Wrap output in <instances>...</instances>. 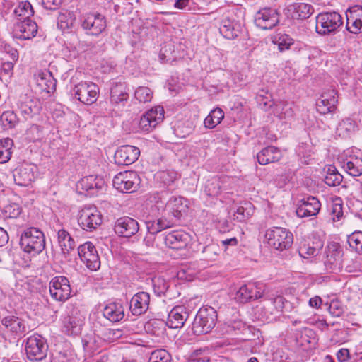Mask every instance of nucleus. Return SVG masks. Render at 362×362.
I'll list each match as a JSON object with an SVG mask.
<instances>
[{
    "label": "nucleus",
    "instance_id": "nucleus-1",
    "mask_svg": "<svg viewBox=\"0 0 362 362\" xmlns=\"http://www.w3.org/2000/svg\"><path fill=\"white\" fill-rule=\"evenodd\" d=\"M20 246L25 252L32 255L40 254L45 247L43 233L34 227L27 228L21 235Z\"/></svg>",
    "mask_w": 362,
    "mask_h": 362
},
{
    "label": "nucleus",
    "instance_id": "nucleus-2",
    "mask_svg": "<svg viewBox=\"0 0 362 362\" xmlns=\"http://www.w3.org/2000/svg\"><path fill=\"white\" fill-rule=\"evenodd\" d=\"M216 310L211 307L201 308L197 313L192 323V330L194 334H207L215 327L217 321Z\"/></svg>",
    "mask_w": 362,
    "mask_h": 362
},
{
    "label": "nucleus",
    "instance_id": "nucleus-3",
    "mask_svg": "<svg viewBox=\"0 0 362 362\" xmlns=\"http://www.w3.org/2000/svg\"><path fill=\"white\" fill-rule=\"evenodd\" d=\"M265 238L272 247L279 251L288 249L293 242L292 233L282 227H274L268 229L266 231Z\"/></svg>",
    "mask_w": 362,
    "mask_h": 362
},
{
    "label": "nucleus",
    "instance_id": "nucleus-4",
    "mask_svg": "<svg viewBox=\"0 0 362 362\" xmlns=\"http://www.w3.org/2000/svg\"><path fill=\"white\" fill-rule=\"evenodd\" d=\"M342 18L337 12H324L316 17V32L321 35L334 33L342 25Z\"/></svg>",
    "mask_w": 362,
    "mask_h": 362
},
{
    "label": "nucleus",
    "instance_id": "nucleus-5",
    "mask_svg": "<svg viewBox=\"0 0 362 362\" xmlns=\"http://www.w3.org/2000/svg\"><path fill=\"white\" fill-rule=\"evenodd\" d=\"M25 349L30 361H40L46 358L48 346L41 335L33 334L27 339Z\"/></svg>",
    "mask_w": 362,
    "mask_h": 362
},
{
    "label": "nucleus",
    "instance_id": "nucleus-6",
    "mask_svg": "<svg viewBox=\"0 0 362 362\" xmlns=\"http://www.w3.org/2000/svg\"><path fill=\"white\" fill-rule=\"evenodd\" d=\"M99 92L98 86L91 81H81L73 88L74 97L80 102L88 105L97 100Z\"/></svg>",
    "mask_w": 362,
    "mask_h": 362
},
{
    "label": "nucleus",
    "instance_id": "nucleus-7",
    "mask_svg": "<svg viewBox=\"0 0 362 362\" xmlns=\"http://www.w3.org/2000/svg\"><path fill=\"white\" fill-rule=\"evenodd\" d=\"M114 187L121 192H133L139 185V177L134 171H124L117 174L112 180Z\"/></svg>",
    "mask_w": 362,
    "mask_h": 362
},
{
    "label": "nucleus",
    "instance_id": "nucleus-8",
    "mask_svg": "<svg viewBox=\"0 0 362 362\" xmlns=\"http://www.w3.org/2000/svg\"><path fill=\"white\" fill-rule=\"evenodd\" d=\"M78 223L82 229L92 231L102 223V215L95 206L85 207L79 211Z\"/></svg>",
    "mask_w": 362,
    "mask_h": 362
},
{
    "label": "nucleus",
    "instance_id": "nucleus-9",
    "mask_svg": "<svg viewBox=\"0 0 362 362\" xmlns=\"http://www.w3.org/2000/svg\"><path fill=\"white\" fill-rule=\"evenodd\" d=\"M69 281L65 276H56L49 283V293L53 299L65 301L71 296Z\"/></svg>",
    "mask_w": 362,
    "mask_h": 362
},
{
    "label": "nucleus",
    "instance_id": "nucleus-10",
    "mask_svg": "<svg viewBox=\"0 0 362 362\" xmlns=\"http://www.w3.org/2000/svg\"><path fill=\"white\" fill-rule=\"evenodd\" d=\"M17 107L25 120L38 115L42 108L40 101L37 98L26 94L20 97Z\"/></svg>",
    "mask_w": 362,
    "mask_h": 362
},
{
    "label": "nucleus",
    "instance_id": "nucleus-11",
    "mask_svg": "<svg viewBox=\"0 0 362 362\" xmlns=\"http://www.w3.org/2000/svg\"><path fill=\"white\" fill-rule=\"evenodd\" d=\"M264 286L259 283H248L243 285L235 293V299L240 303H245L262 297Z\"/></svg>",
    "mask_w": 362,
    "mask_h": 362
},
{
    "label": "nucleus",
    "instance_id": "nucleus-12",
    "mask_svg": "<svg viewBox=\"0 0 362 362\" xmlns=\"http://www.w3.org/2000/svg\"><path fill=\"white\" fill-rule=\"evenodd\" d=\"M78 253L81 260L86 267L93 271H96L100 268V261L98 252L90 242H86L81 245L78 248Z\"/></svg>",
    "mask_w": 362,
    "mask_h": 362
},
{
    "label": "nucleus",
    "instance_id": "nucleus-13",
    "mask_svg": "<svg viewBox=\"0 0 362 362\" xmlns=\"http://www.w3.org/2000/svg\"><path fill=\"white\" fill-rule=\"evenodd\" d=\"M81 26L89 34L98 36L106 28V19L99 13H90L83 16Z\"/></svg>",
    "mask_w": 362,
    "mask_h": 362
},
{
    "label": "nucleus",
    "instance_id": "nucleus-14",
    "mask_svg": "<svg viewBox=\"0 0 362 362\" xmlns=\"http://www.w3.org/2000/svg\"><path fill=\"white\" fill-rule=\"evenodd\" d=\"M164 119L163 107L158 106L151 109L142 115L139 120V127L143 132H150Z\"/></svg>",
    "mask_w": 362,
    "mask_h": 362
},
{
    "label": "nucleus",
    "instance_id": "nucleus-15",
    "mask_svg": "<svg viewBox=\"0 0 362 362\" xmlns=\"http://www.w3.org/2000/svg\"><path fill=\"white\" fill-rule=\"evenodd\" d=\"M321 207L317 198L309 196L301 199L296 209V214L300 218H306L316 216Z\"/></svg>",
    "mask_w": 362,
    "mask_h": 362
},
{
    "label": "nucleus",
    "instance_id": "nucleus-16",
    "mask_svg": "<svg viewBox=\"0 0 362 362\" xmlns=\"http://www.w3.org/2000/svg\"><path fill=\"white\" fill-rule=\"evenodd\" d=\"M279 22L278 13L276 10L264 8L258 11L255 16V23L262 30L273 28Z\"/></svg>",
    "mask_w": 362,
    "mask_h": 362
},
{
    "label": "nucleus",
    "instance_id": "nucleus-17",
    "mask_svg": "<svg viewBox=\"0 0 362 362\" xmlns=\"http://www.w3.org/2000/svg\"><path fill=\"white\" fill-rule=\"evenodd\" d=\"M105 187V180L97 175H89L81 179L76 184L78 190L81 189L88 192L90 196L95 195Z\"/></svg>",
    "mask_w": 362,
    "mask_h": 362
},
{
    "label": "nucleus",
    "instance_id": "nucleus-18",
    "mask_svg": "<svg viewBox=\"0 0 362 362\" xmlns=\"http://www.w3.org/2000/svg\"><path fill=\"white\" fill-rule=\"evenodd\" d=\"M139 229L138 222L130 217L124 216L118 218L114 226L115 232L119 236L130 238Z\"/></svg>",
    "mask_w": 362,
    "mask_h": 362
},
{
    "label": "nucleus",
    "instance_id": "nucleus-19",
    "mask_svg": "<svg viewBox=\"0 0 362 362\" xmlns=\"http://www.w3.org/2000/svg\"><path fill=\"white\" fill-rule=\"evenodd\" d=\"M140 154L139 149L133 146L125 145L119 147L115 153V161L118 165H128L134 163Z\"/></svg>",
    "mask_w": 362,
    "mask_h": 362
},
{
    "label": "nucleus",
    "instance_id": "nucleus-20",
    "mask_svg": "<svg viewBox=\"0 0 362 362\" xmlns=\"http://www.w3.org/2000/svg\"><path fill=\"white\" fill-rule=\"evenodd\" d=\"M14 37L21 40H28L35 37L37 33V25L31 19L21 20L13 27Z\"/></svg>",
    "mask_w": 362,
    "mask_h": 362
},
{
    "label": "nucleus",
    "instance_id": "nucleus-21",
    "mask_svg": "<svg viewBox=\"0 0 362 362\" xmlns=\"http://www.w3.org/2000/svg\"><path fill=\"white\" fill-rule=\"evenodd\" d=\"M35 167L30 164H23L13 172L14 182L19 186H28L35 180Z\"/></svg>",
    "mask_w": 362,
    "mask_h": 362
},
{
    "label": "nucleus",
    "instance_id": "nucleus-22",
    "mask_svg": "<svg viewBox=\"0 0 362 362\" xmlns=\"http://www.w3.org/2000/svg\"><path fill=\"white\" fill-rule=\"evenodd\" d=\"M150 304V295L147 292H139L130 300L129 309L133 315L139 316L145 313Z\"/></svg>",
    "mask_w": 362,
    "mask_h": 362
},
{
    "label": "nucleus",
    "instance_id": "nucleus-23",
    "mask_svg": "<svg viewBox=\"0 0 362 362\" xmlns=\"http://www.w3.org/2000/svg\"><path fill=\"white\" fill-rule=\"evenodd\" d=\"M189 243V235L182 230H175L169 233L165 238V244L167 247L181 250L185 248Z\"/></svg>",
    "mask_w": 362,
    "mask_h": 362
},
{
    "label": "nucleus",
    "instance_id": "nucleus-24",
    "mask_svg": "<svg viewBox=\"0 0 362 362\" xmlns=\"http://www.w3.org/2000/svg\"><path fill=\"white\" fill-rule=\"evenodd\" d=\"M189 314L183 306H175L168 314L167 325L172 329H177L183 327L187 320Z\"/></svg>",
    "mask_w": 362,
    "mask_h": 362
},
{
    "label": "nucleus",
    "instance_id": "nucleus-25",
    "mask_svg": "<svg viewBox=\"0 0 362 362\" xmlns=\"http://www.w3.org/2000/svg\"><path fill=\"white\" fill-rule=\"evenodd\" d=\"M188 201L182 197H172L166 203L165 211L173 216V218L178 219L182 212L187 208Z\"/></svg>",
    "mask_w": 362,
    "mask_h": 362
},
{
    "label": "nucleus",
    "instance_id": "nucleus-26",
    "mask_svg": "<svg viewBox=\"0 0 362 362\" xmlns=\"http://www.w3.org/2000/svg\"><path fill=\"white\" fill-rule=\"evenodd\" d=\"M57 234V242L62 252L69 255L76 247V243L70 233L64 228L54 227Z\"/></svg>",
    "mask_w": 362,
    "mask_h": 362
},
{
    "label": "nucleus",
    "instance_id": "nucleus-27",
    "mask_svg": "<svg viewBox=\"0 0 362 362\" xmlns=\"http://www.w3.org/2000/svg\"><path fill=\"white\" fill-rule=\"evenodd\" d=\"M341 168L351 176L358 177L362 175V157L349 156L341 158Z\"/></svg>",
    "mask_w": 362,
    "mask_h": 362
},
{
    "label": "nucleus",
    "instance_id": "nucleus-28",
    "mask_svg": "<svg viewBox=\"0 0 362 362\" xmlns=\"http://www.w3.org/2000/svg\"><path fill=\"white\" fill-rule=\"evenodd\" d=\"M336 95L334 90H332L330 94H322L316 104L317 112L322 115L333 112L338 102Z\"/></svg>",
    "mask_w": 362,
    "mask_h": 362
},
{
    "label": "nucleus",
    "instance_id": "nucleus-29",
    "mask_svg": "<svg viewBox=\"0 0 362 362\" xmlns=\"http://www.w3.org/2000/svg\"><path fill=\"white\" fill-rule=\"evenodd\" d=\"M110 103L118 106H124L129 99L127 86L124 83H117L110 89Z\"/></svg>",
    "mask_w": 362,
    "mask_h": 362
},
{
    "label": "nucleus",
    "instance_id": "nucleus-30",
    "mask_svg": "<svg viewBox=\"0 0 362 362\" xmlns=\"http://www.w3.org/2000/svg\"><path fill=\"white\" fill-rule=\"evenodd\" d=\"M281 157V151L273 146L265 147L257 155V160L260 165H267L271 163L278 162Z\"/></svg>",
    "mask_w": 362,
    "mask_h": 362
},
{
    "label": "nucleus",
    "instance_id": "nucleus-31",
    "mask_svg": "<svg viewBox=\"0 0 362 362\" xmlns=\"http://www.w3.org/2000/svg\"><path fill=\"white\" fill-rule=\"evenodd\" d=\"M273 114L281 120H289L293 118L294 112L292 105L286 101L274 103Z\"/></svg>",
    "mask_w": 362,
    "mask_h": 362
},
{
    "label": "nucleus",
    "instance_id": "nucleus-32",
    "mask_svg": "<svg viewBox=\"0 0 362 362\" xmlns=\"http://www.w3.org/2000/svg\"><path fill=\"white\" fill-rule=\"evenodd\" d=\"M1 323L6 329L13 333H23L27 331L25 321L16 316H7L2 319Z\"/></svg>",
    "mask_w": 362,
    "mask_h": 362
},
{
    "label": "nucleus",
    "instance_id": "nucleus-33",
    "mask_svg": "<svg viewBox=\"0 0 362 362\" xmlns=\"http://www.w3.org/2000/svg\"><path fill=\"white\" fill-rule=\"evenodd\" d=\"M79 314V311L74 310L71 315L64 319V327L71 334H77L81 330V327L83 322V317Z\"/></svg>",
    "mask_w": 362,
    "mask_h": 362
},
{
    "label": "nucleus",
    "instance_id": "nucleus-34",
    "mask_svg": "<svg viewBox=\"0 0 362 362\" xmlns=\"http://www.w3.org/2000/svg\"><path fill=\"white\" fill-rule=\"evenodd\" d=\"M103 316L111 322H119L124 317V308L119 303H110L103 309Z\"/></svg>",
    "mask_w": 362,
    "mask_h": 362
},
{
    "label": "nucleus",
    "instance_id": "nucleus-35",
    "mask_svg": "<svg viewBox=\"0 0 362 362\" xmlns=\"http://www.w3.org/2000/svg\"><path fill=\"white\" fill-rule=\"evenodd\" d=\"M36 83L40 90L46 93L53 92L56 88V81L50 73H39Z\"/></svg>",
    "mask_w": 362,
    "mask_h": 362
},
{
    "label": "nucleus",
    "instance_id": "nucleus-36",
    "mask_svg": "<svg viewBox=\"0 0 362 362\" xmlns=\"http://www.w3.org/2000/svg\"><path fill=\"white\" fill-rule=\"evenodd\" d=\"M292 18L295 19H306L313 13V7L308 4L297 3L291 6Z\"/></svg>",
    "mask_w": 362,
    "mask_h": 362
},
{
    "label": "nucleus",
    "instance_id": "nucleus-37",
    "mask_svg": "<svg viewBox=\"0 0 362 362\" xmlns=\"http://www.w3.org/2000/svg\"><path fill=\"white\" fill-rule=\"evenodd\" d=\"M224 118V113L223 110L216 107L212 110L208 116L204 119V126L208 129H213L221 123Z\"/></svg>",
    "mask_w": 362,
    "mask_h": 362
},
{
    "label": "nucleus",
    "instance_id": "nucleus-38",
    "mask_svg": "<svg viewBox=\"0 0 362 362\" xmlns=\"http://www.w3.org/2000/svg\"><path fill=\"white\" fill-rule=\"evenodd\" d=\"M356 122L350 118H346L338 124L336 129V134L342 138H346L350 134L354 132L356 129Z\"/></svg>",
    "mask_w": 362,
    "mask_h": 362
},
{
    "label": "nucleus",
    "instance_id": "nucleus-39",
    "mask_svg": "<svg viewBox=\"0 0 362 362\" xmlns=\"http://www.w3.org/2000/svg\"><path fill=\"white\" fill-rule=\"evenodd\" d=\"M13 146V141L10 138L0 140V163H6L11 159Z\"/></svg>",
    "mask_w": 362,
    "mask_h": 362
},
{
    "label": "nucleus",
    "instance_id": "nucleus-40",
    "mask_svg": "<svg viewBox=\"0 0 362 362\" xmlns=\"http://www.w3.org/2000/svg\"><path fill=\"white\" fill-rule=\"evenodd\" d=\"M14 12L16 16L21 17V20L30 19V18L34 14L33 8L28 1H21Z\"/></svg>",
    "mask_w": 362,
    "mask_h": 362
},
{
    "label": "nucleus",
    "instance_id": "nucleus-41",
    "mask_svg": "<svg viewBox=\"0 0 362 362\" xmlns=\"http://www.w3.org/2000/svg\"><path fill=\"white\" fill-rule=\"evenodd\" d=\"M76 21V16L71 11H65L58 17V26L63 30L71 28Z\"/></svg>",
    "mask_w": 362,
    "mask_h": 362
},
{
    "label": "nucleus",
    "instance_id": "nucleus-42",
    "mask_svg": "<svg viewBox=\"0 0 362 362\" xmlns=\"http://www.w3.org/2000/svg\"><path fill=\"white\" fill-rule=\"evenodd\" d=\"M221 183L220 179L214 177L207 180L204 187V192L208 196L216 197L221 193Z\"/></svg>",
    "mask_w": 362,
    "mask_h": 362
},
{
    "label": "nucleus",
    "instance_id": "nucleus-43",
    "mask_svg": "<svg viewBox=\"0 0 362 362\" xmlns=\"http://www.w3.org/2000/svg\"><path fill=\"white\" fill-rule=\"evenodd\" d=\"M343 177L337 171L334 166L328 167L327 175L325 177V182L332 187L337 186L342 182Z\"/></svg>",
    "mask_w": 362,
    "mask_h": 362
},
{
    "label": "nucleus",
    "instance_id": "nucleus-44",
    "mask_svg": "<svg viewBox=\"0 0 362 362\" xmlns=\"http://www.w3.org/2000/svg\"><path fill=\"white\" fill-rule=\"evenodd\" d=\"M272 42L277 45L280 52H284L290 49L293 45L294 40L286 34L279 35L272 37Z\"/></svg>",
    "mask_w": 362,
    "mask_h": 362
},
{
    "label": "nucleus",
    "instance_id": "nucleus-45",
    "mask_svg": "<svg viewBox=\"0 0 362 362\" xmlns=\"http://www.w3.org/2000/svg\"><path fill=\"white\" fill-rule=\"evenodd\" d=\"M220 33L227 39L238 37L237 30L234 28L233 23L229 19H223L219 28Z\"/></svg>",
    "mask_w": 362,
    "mask_h": 362
},
{
    "label": "nucleus",
    "instance_id": "nucleus-46",
    "mask_svg": "<svg viewBox=\"0 0 362 362\" xmlns=\"http://www.w3.org/2000/svg\"><path fill=\"white\" fill-rule=\"evenodd\" d=\"M341 257V250L338 245L332 244L327 247L325 264L333 265L340 260Z\"/></svg>",
    "mask_w": 362,
    "mask_h": 362
},
{
    "label": "nucleus",
    "instance_id": "nucleus-47",
    "mask_svg": "<svg viewBox=\"0 0 362 362\" xmlns=\"http://www.w3.org/2000/svg\"><path fill=\"white\" fill-rule=\"evenodd\" d=\"M134 97L139 103H146L151 100L153 91L146 86H139L134 92Z\"/></svg>",
    "mask_w": 362,
    "mask_h": 362
},
{
    "label": "nucleus",
    "instance_id": "nucleus-48",
    "mask_svg": "<svg viewBox=\"0 0 362 362\" xmlns=\"http://www.w3.org/2000/svg\"><path fill=\"white\" fill-rule=\"evenodd\" d=\"M349 246L358 253H362V232H354L348 236Z\"/></svg>",
    "mask_w": 362,
    "mask_h": 362
},
{
    "label": "nucleus",
    "instance_id": "nucleus-49",
    "mask_svg": "<svg viewBox=\"0 0 362 362\" xmlns=\"http://www.w3.org/2000/svg\"><path fill=\"white\" fill-rule=\"evenodd\" d=\"M153 291L158 296L164 295L168 289V283L162 278L159 277L153 279Z\"/></svg>",
    "mask_w": 362,
    "mask_h": 362
},
{
    "label": "nucleus",
    "instance_id": "nucleus-50",
    "mask_svg": "<svg viewBox=\"0 0 362 362\" xmlns=\"http://www.w3.org/2000/svg\"><path fill=\"white\" fill-rule=\"evenodd\" d=\"M220 252V248L216 244H210L206 245L203 249V253L206 259L209 261H214Z\"/></svg>",
    "mask_w": 362,
    "mask_h": 362
},
{
    "label": "nucleus",
    "instance_id": "nucleus-51",
    "mask_svg": "<svg viewBox=\"0 0 362 362\" xmlns=\"http://www.w3.org/2000/svg\"><path fill=\"white\" fill-rule=\"evenodd\" d=\"M346 30L354 34H358L362 30V21L346 18Z\"/></svg>",
    "mask_w": 362,
    "mask_h": 362
},
{
    "label": "nucleus",
    "instance_id": "nucleus-52",
    "mask_svg": "<svg viewBox=\"0 0 362 362\" xmlns=\"http://www.w3.org/2000/svg\"><path fill=\"white\" fill-rule=\"evenodd\" d=\"M11 62H6L2 64V70L7 74H12L14 66V62L18 59V53L17 50L12 49L11 52Z\"/></svg>",
    "mask_w": 362,
    "mask_h": 362
},
{
    "label": "nucleus",
    "instance_id": "nucleus-53",
    "mask_svg": "<svg viewBox=\"0 0 362 362\" xmlns=\"http://www.w3.org/2000/svg\"><path fill=\"white\" fill-rule=\"evenodd\" d=\"M298 252L302 257L308 258L309 257L316 255L317 250L315 247L308 244H303L299 247Z\"/></svg>",
    "mask_w": 362,
    "mask_h": 362
},
{
    "label": "nucleus",
    "instance_id": "nucleus-54",
    "mask_svg": "<svg viewBox=\"0 0 362 362\" xmlns=\"http://www.w3.org/2000/svg\"><path fill=\"white\" fill-rule=\"evenodd\" d=\"M103 334L105 340L113 341L122 337V331L119 329H106Z\"/></svg>",
    "mask_w": 362,
    "mask_h": 362
},
{
    "label": "nucleus",
    "instance_id": "nucleus-55",
    "mask_svg": "<svg viewBox=\"0 0 362 362\" xmlns=\"http://www.w3.org/2000/svg\"><path fill=\"white\" fill-rule=\"evenodd\" d=\"M339 202H334L332 205L331 209V215L333 221H339V219L343 216V211H342V204L340 202V199H337Z\"/></svg>",
    "mask_w": 362,
    "mask_h": 362
},
{
    "label": "nucleus",
    "instance_id": "nucleus-56",
    "mask_svg": "<svg viewBox=\"0 0 362 362\" xmlns=\"http://www.w3.org/2000/svg\"><path fill=\"white\" fill-rule=\"evenodd\" d=\"M156 221L160 231L173 227L175 223V220L173 218H167L165 216L156 219Z\"/></svg>",
    "mask_w": 362,
    "mask_h": 362
},
{
    "label": "nucleus",
    "instance_id": "nucleus-57",
    "mask_svg": "<svg viewBox=\"0 0 362 362\" xmlns=\"http://www.w3.org/2000/svg\"><path fill=\"white\" fill-rule=\"evenodd\" d=\"M346 18L362 21V6H354L349 8L346 12Z\"/></svg>",
    "mask_w": 362,
    "mask_h": 362
},
{
    "label": "nucleus",
    "instance_id": "nucleus-58",
    "mask_svg": "<svg viewBox=\"0 0 362 362\" xmlns=\"http://www.w3.org/2000/svg\"><path fill=\"white\" fill-rule=\"evenodd\" d=\"M191 362H209V357L206 354L204 350H196L190 356Z\"/></svg>",
    "mask_w": 362,
    "mask_h": 362
},
{
    "label": "nucleus",
    "instance_id": "nucleus-59",
    "mask_svg": "<svg viewBox=\"0 0 362 362\" xmlns=\"http://www.w3.org/2000/svg\"><path fill=\"white\" fill-rule=\"evenodd\" d=\"M287 301L285 298L281 296H277L272 299V304L274 307V311H272L271 314L276 315L281 312L285 306V303Z\"/></svg>",
    "mask_w": 362,
    "mask_h": 362
},
{
    "label": "nucleus",
    "instance_id": "nucleus-60",
    "mask_svg": "<svg viewBox=\"0 0 362 362\" xmlns=\"http://www.w3.org/2000/svg\"><path fill=\"white\" fill-rule=\"evenodd\" d=\"M329 310L330 314L334 317H339L344 312L342 305L339 301H332Z\"/></svg>",
    "mask_w": 362,
    "mask_h": 362
},
{
    "label": "nucleus",
    "instance_id": "nucleus-61",
    "mask_svg": "<svg viewBox=\"0 0 362 362\" xmlns=\"http://www.w3.org/2000/svg\"><path fill=\"white\" fill-rule=\"evenodd\" d=\"M1 118L2 119L8 121L11 127H15L18 121L16 115L13 111L4 112L2 114Z\"/></svg>",
    "mask_w": 362,
    "mask_h": 362
},
{
    "label": "nucleus",
    "instance_id": "nucleus-62",
    "mask_svg": "<svg viewBox=\"0 0 362 362\" xmlns=\"http://www.w3.org/2000/svg\"><path fill=\"white\" fill-rule=\"evenodd\" d=\"M62 0H42V6L47 10H56L57 9Z\"/></svg>",
    "mask_w": 362,
    "mask_h": 362
},
{
    "label": "nucleus",
    "instance_id": "nucleus-63",
    "mask_svg": "<svg viewBox=\"0 0 362 362\" xmlns=\"http://www.w3.org/2000/svg\"><path fill=\"white\" fill-rule=\"evenodd\" d=\"M163 353H168L165 349H157L153 351L151 356L149 358L148 362H162L164 360L163 356H164Z\"/></svg>",
    "mask_w": 362,
    "mask_h": 362
},
{
    "label": "nucleus",
    "instance_id": "nucleus-64",
    "mask_svg": "<svg viewBox=\"0 0 362 362\" xmlns=\"http://www.w3.org/2000/svg\"><path fill=\"white\" fill-rule=\"evenodd\" d=\"M159 177L164 184L170 185L176 179V173L174 172L169 173L163 171L159 173Z\"/></svg>",
    "mask_w": 362,
    "mask_h": 362
}]
</instances>
